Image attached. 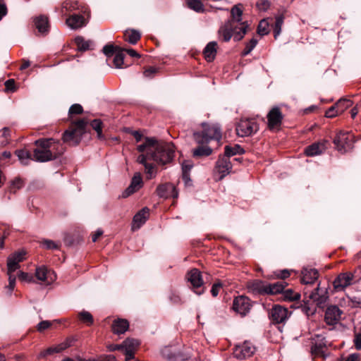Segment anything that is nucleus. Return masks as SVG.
Returning <instances> with one entry per match:
<instances>
[{
  "instance_id": "obj_55",
  "label": "nucleus",
  "mask_w": 361,
  "mask_h": 361,
  "mask_svg": "<svg viewBox=\"0 0 361 361\" xmlns=\"http://www.w3.org/2000/svg\"><path fill=\"white\" fill-rule=\"evenodd\" d=\"M18 279L21 281H26L28 283L34 281L33 277L32 275H30L27 273L20 271L18 274Z\"/></svg>"
},
{
  "instance_id": "obj_36",
  "label": "nucleus",
  "mask_w": 361,
  "mask_h": 361,
  "mask_svg": "<svg viewBox=\"0 0 361 361\" xmlns=\"http://www.w3.org/2000/svg\"><path fill=\"white\" fill-rule=\"evenodd\" d=\"M187 6L197 12V13H203L204 11V5L200 0H186Z\"/></svg>"
},
{
  "instance_id": "obj_63",
  "label": "nucleus",
  "mask_w": 361,
  "mask_h": 361,
  "mask_svg": "<svg viewBox=\"0 0 361 361\" xmlns=\"http://www.w3.org/2000/svg\"><path fill=\"white\" fill-rule=\"evenodd\" d=\"M353 341L355 348L357 350H361V331L355 334Z\"/></svg>"
},
{
  "instance_id": "obj_43",
  "label": "nucleus",
  "mask_w": 361,
  "mask_h": 361,
  "mask_svg": "<svg viewBox=\"0 0 361 361\" xmlns=\"http://www.w3.org/2000/svg\"><path fill=\"white\" fill-rule=\"evenodd\" d=\"M284 16L279 15L276 17V21L274 28V37L276 38L281 33V27L283 23Z\"/></svg>"
},
{
  "instance_id": "obj_54",
  "label": "nucleus",
  "mask_w": 361,
  "mask_h": 361,
  "mask_svg": "<svg viewBox=\"0 0 361 361\" xmlns=\"http://www.w3.org/2000/svg\"><path fill=\"white\" fill-rule=\"evenodd\" d=\"M15 271H9L8 269L7 274L8 276V288L10 289L11 291H12L16 285V276L14 275Z\"/></svg>"
},
{
  "instance_id": "obj_31",
  "label": "nucleus",
  "mask_w": 361,
  "mask_h": 361,
  "mask_svg": "<svg viewBox=\"0 0 361 361\" xmlns=\"http://www.w3.org/2000/svg\"><path fill=\"white\" fill-rule=\"evenodd\" d=\"M36 28L41 33H46L49 30L48 18L44 16H40L35 19Z\"/></svg>"
},
{
  "instance_id": "obj_17",
  "label": "nucleus",
  "mask_w": 361,
  "mask_h": 361,
  "mask_svg": "<svg viewBox=\"0 0 361 361\" xmlns=\"http://www.w3.org/2000/svg\"><path fill=\"white\" fill-rule=\"evenodd\" d=\"M250 299L245 296H238L233 300V310L241 315H245L250 311Z\"/></svg>"
},
{
  "instance_id": "obj_19",
  "label": "nucleus",
  "mask_w": 361,
  "mask_h": 361,
  "mask_svg": "<svg viewBox=\"0 0 361 361\" xmlns=\"http://www.w3.org/2000/svg\"><path fill=\"white\" fill-rule=\"evenodd\" d=\"M26 252L24 250H20L11 255L7 259V269L9 271H16L20 268L19 263L25 259Z\"/></svg>"
},
{
  "instance_id": "obj_61",
  "label": "nucleus",
  "mask_w": 361,
  "mask_h": 361,
  "mask_svg": "<svg viewBox=\"0 0 361 361\" xmlns=\"http://www.w3.org/2000/svg\"><path fill=\"white\" fill-rule=\"evenodd\" d=\"M222 288V284L220 282L214 283L211 289L212 296L216 297Z\"/></svg>"
},
{
  "instance_id": "obj_28",
  "label": "nucleus",
  "mask_w": 361,
  "mask_h": 361,
  "mask_svg": "<svg viewBox=\"0 0 361 361\" xmlns=\"http://www.w3.org/2000/svg\"><path fill=\"white\" fill-rule=\"evenodd\" d=\"M182 165V178L186 185H191V179L190 177V171L193 167V163L191 159H184Z\"/></svg>"
},
{
  "instance_id": "obj_40",
  "label": "nucleus",
  "mask_w": 361,
  "mask_h": 361,
  "mask_svg": "<svg viewBox=\"0 0 361 361\" xmlns=\"http://www.w3.org/2000/svg\"><path fill=\"white\" fill-rule=\"evenodd\" d=\"M335 105L336 108H337V112L341 114L353 105V102L350 99H341Z\"/></svg>"
},
{
  "instance_id": "obj_35",
  "label": "nucleus",
  "mask_w": 361,
  "mask_h": 361,
  "mask_svg": "<svg viewBox=\"0 0 361 361\" xmlns=\"http://www.w3.org/2000/svg\"><path fill=\"white\" fill-rule=\"evenodd\" d=\"M75 42L80 51H87L91 49L93 42L91 40H85L82 37H75Z\"/></svg>"
},
{
  "instance_id": "obj_32",
  "label": "nucleus",
  "mask_w": 361,
  "mask_h": 361,
  "mask_svg": "<svg viewBox=\"0 0 361 361\" xmlns=\"http://www.w3.org/2000/svg\"><path fill=\"white\" fill-rule=\"evenodd\" d=\"M140 33L135 30H127L124 32V40L132 44H135L140 39Z\"/></svg>"
},
{
  "instance_id": "obj_12",
  "label": "nucleus",
  "mask_w": 361,
  "mask_h": 361,
  "mask_svg": "<svg viewBox=\"0 0 361 361\" xmlns=\"http://www.w3.org/2000/svg\"><path fill=\"white\" fill-rule=\"evenodd\" d=\"M231 168L232 166L229 159H218L213 173L214 180H221L231 172Z\"/></svg>"
},
{
  "instance_id": "obj_20",
  "label": "nucleus",
  "mask_w": 361,
  "mask_h": 361,
  "mask_svg": "<svg viewBox=\"0 0 361 361\" xmlns=\"http://www.w3.org/2000/svg\"><path fill=\"white\" fill-rule=\"evenodd\" d=\"M157 193L160 197L164 198L173 197L176 199L178 196L176 188L170 183L159 185L157 188Z\"/></svg>"
},
{
  "instance_id": "obj_15",
  "label": "nucleus",
  "mask_w": 361,
  "mask_h": 361,
  "mask_svg": "<svg viewBox=\"0 0 361 361\" xmlns=\"http://www.w3.org/2000/svg\"><path fill=\"white\" fill-rule=\"evenodd\" d=\"M312 345L311 347V354L313 357H322L325 359L326 355L325 353L326 350V345L324 338L321 336H316V338L313 339Z\"/></svg>"
},
{
  "instance_id": "obj_38",
  "label": "nucleus",
  "mask_w": 361,
  "mask_h": 361,
  "mask_svg": "<svg viewBox=\"0 0 361 361\" xmlns=\"http://www.w3.org/2000/svg\"><path fill=\"white\" fill-rule=\"evenodd\" d=\"M49 273V271H48L47 267H45L44 266H42L36 269L35 276L38 280L49 283V281L48 280Z\"/></svg>"
},
{
  "instance_id": "obj_10",
  "label": "nucleus",
  "mask_w": 361,
  "mask_h": 361,
  "mask_svg": "<svg viewBox=\"0 0 361 361\" xmlns=\"http://www.w3.org/2000/svg\"><path fill=\"white\" fill-rule=\"evenodd\" d=\"M258 130L254 119H241L237 124L236 133L240 137L250 136Z\"/></svg>"
},
{
  "instance_id": "obj_52",
  "label": "nucleus",
  "mask_w": 361,
  "mask_h": 361,
  "mask_svg": "<svg viewBox=\"0 0 361 361\" xmlns=\"http://www.w3.org/2000/svg\"><path fill=\"white\" fill-rule=\"evenodd\" d=\"M257 44V40L252 38L245 46V49L243 51V55L246 56L249 54L252 50L255 47Z\"/></svg>"
},
{
  "instance_id": "obj_37",
  "label": "nucleus",
  "mask_w": 361,
  "mask_h": 361,
  "mask_svg": "<svg viewBox=\"0 0 361 361\" xmlns=\"http://www.w3.org/2000/svg\"><path fill=\"white\" fill-rule=\"evenodd\" d=\"M79 8V6L78 2H72V1H64L61 8V13L63 16L66 15L67 12H71Z\"/></svg>"
},
{
  "instance_id": "obj_27",
  "label": "nucleus",
  "mask_w": 361,
  "mask_h": 361,
  "mask_svg": "<svg viewBox=\"0 0 361 361\" xmlns=\"http://www.w3.org/2000/svg\"><path fill=\"white\" fill-rule=\"evenodd\" d=\"M128 328L129 322L125 319H114L111 325V330L115 334H123L128 331Z\"/></svg>"
},
{
  "instance_id": "obj_9",
  "label": "nucleus",
  "mask_w": 361,
  "mask_h": 361,
  "mask_svg": "<svg viewBox=\"0 0 361 361\" xmlns=\"http://www.w3.org/2000/svg\"><path fill=\"white\" fill-rule=\"evenodd\" d=\"M256 351L255 346L250 341L238 344L233 349V356L238 360H245L252 357Z\"/></svg>"
},
{
  "instance_id": "obj_23",
  "label": "nucleus",
  "mask_w": 361,
  "mask_h": 361,
  "mask_svg": "<svg viewBox=\"0 0 361 361\" xmlns=\"http://www.w3.org/2000/svg\"><path fill=\"white\" fill-rule=\"evenodd\" d=\"M267 283L261 280H253L247 283L248 292L252 294L264 295L267 292Z\"/></svg>"
},
{
  "instance_id": "obj_33",
  "label": "nucleus",
  "mask_w": 361,
  "mask_h": 361,
  "mask_svg": "<svg viewBox=\"0 0 361 361\" xmlns=\"http://www.w3.org/2000/svg\"><path fill=\"white\" fill-rule=\"evenodd\" d=\"M244 149L239 145H226L224 153L228 157L244 154Z\"/></svg>"
},
{
  "instance_id": "obj_60",
  "label": "nucleus",
  "mask_w": 361,
  "mask_h": 361,
  "mask_svg": "<svg viewBox=\"0 0 361 361\" xmlns=\"http://www.w3.org/2000/svg\"><path fill=\"white\" fill-rule=\"evenodd\" d=\"M18 158H31L30 153L26 149H18L15 152Z\"/></svg>"
},
{
  "instance_id": "obj_13",
  "label": "nucleus",
  "mask_w": 361,
  "mask_h": 361,
  "mask_svg": "<svg viewBox=\"0 0 361 361\" xmlns=\"http://www.w3.org/2000/svg\"><path fill=\"white\" fill-rule=\"evenodd\" d=\"M354 275L351 272L341 273L333 281L334 290L336 292L343 291L352 284Z\"/></svg>"
},
{
  "instance_id": "obj_49",
  "label": "nucleus",
  "mask_w": 361,
  "mask_h": 361,
  "mask_svg": "<svg viewBox=\"0 0 361 361\" xmlns=\"http://www.w3.org/2000/svg\"><path fill=\"white\" fill-rule=\"evenodd\" d=\"M40 244L47 250H58L59 248V245L51 240H42Z\"/></svg>"
},
{
  "instance_id": "obj_16",
  "label": "nucleus",
  "mask_w": 361,
  "mask_h": 361,
  "mask_svg": "<svg viewBox=\"0 0 361 361\" xmlns=\"http://www.w3.org/2000/svg\"><path fill=\"white\" fill-rule=\"evenodd\" d=\"M140 343L138 340L128 338L123 342V352L126 356L125 361H130L135 359V353Z\"/></svg>"
},
{
  "instance_id": "obj_59",
  "label": "nucleus",
  "mask_w": 361,
  "mask_h": 361,
  "mask_svg": "<svg viewBox=\"0 0 361 361\" xmlns=\"http://www.w3.org/2000/svg\"><path fill=\"white\" fill-rule=\"evenodd\" d=\"M51 324H52L51 322H49L47 320L42 321L38 324V325L37 326V331L42 332L46 329H49L51 326Z\"/></svg>"
},
{
  "instance_id": "obj_6",
  "label": "nucleus",
  "mask_w": 361,
  "mask_h": 361,
  "mask_svg": "<svg viewBox=\"0 0 361 361\" xmlns=\"http://www.w3.org/2000/svg\"><path fill=\"white\" fill-rule=\"evenodd\" d=\"M355 136L351 132L340 131L333 140L335 149L341 154L350 152L353 148Z\"/></svg>"
},
{
  "instance_id": "obj_5",
  "label": "nucleus",
  "mask_w": 361,
  "mask_h": 361,
  "mask_svg": "<svg viewBox=\"0 0 361 361\" xmlns=\"http://www.w3.org/2000/svg\"><path fill=\"white\" fill-rule=\"evenodd\" d=\"M203 130L201 133L195 132L193 134L195 140L199 144L207 143L212 140H220L221 132L216 124H202Z\"/></svg>"
},
{
  "instance_id": "obj_45",
  "label": "nucleus",
  "mask_w": 361,
  "mask_h": 361,
  "mask_svg": "<svg viewBox=\"0 0 361 361\" xmlns=\"http://www.w3.org/2000/svg\"><path fill=\"white\" fill-rule=\"evenodd\" d=\"M257 32L262 36L267 35L269 32V23L266 19H263L259 22Z\"/></svg>"
},
{
  "instance_id": "obj_4",
  "label": "nucleus",
  "mask_w": 361,
  "mask_h": 361,
  "mask_svg": "<svg viewBox=\"0 0 361 361\" xmlns=\"http://www.w3.org/2000/svg\"><path fill=\"white\" fill-rule=\"evenodd\" d=\"M87 121L84 119L78 120L72 123L70 128L63 135V141L69 145L75 146L80 143L82 135L86 133Z\"/></svg>"
},
{
  "instance_id": "obj_11",
  "label": "nucleus",
  "mask_w": 361,
  "mask_h": 361,
  "mask_svg": "<svg viewBox=\"0 0 361 361\" xmlns=\"http://www.w3.org/2000/svg\"><path fill=\"white\" fill-rule=\"evenodd\" d=\"M331 147V143L328 140L322 139L306 147L304 153L307 157L319 156Z\"/></svg>"
},
{
  "instance_id": "obj_2",
  "label": "nucleus",
  "mask_w": 361,
  "mask_h": 361,
  "mask_svg": "<svg viewBox=\"0 0 361 361\" xmlns=\"http://www.w3.org/2000/svg\"><path fill=\"white\" fill-rule=\"evenodd\" d=\"M231 13L232 19L221 27L219 33L225 42H228L232 36L235 41H239L245 35L248 25L245 22H242L243 11L238 5L231 8Z\"/></svg>"
},
{
  "instance_id": "obj_8",
  "label": "nucleus",
  "mask_w": 361,
  "mask_h": 361,
  "mask_svg": "<svg viewBox=\"0 0 361 361\" xmlns=\"http://www.w3.org/2000/svg\"><path fill=\"white\" fill-rule=\"evenodd\" d=\"M186 279L190 283L194 292L197 295H201L204 292L203 288V279L202 274L197 269H192L186 274Z\"/></svg>"
},
{
  "instance_id": "obj_21",
  "label": "nucleus",
  "mask_w": 361,
  "mask_h": 361,
  "mask_svg": "<svg viewBox=\"0 0 361 361\" xmlns=\"http://www.w3.org/2000/svg\"><path fill=\"white\" fill-rule=\"evenodd\" d=\"M343 314L337 306L332 305L329 307L325 312V321L329 325H333L339 322Z\"/></svg>"
},
{
  "instance_id": "obj_30",
  "label": "nucleus",
  "mask_w": 361,
  "mask_h": 361,
  "mask_svg": "<svg viewBox=\"0 0 361 361\" xmlns=\"http://www.w3.org/2000/svg\"><path fill=\"white\" fill-rule=\"evenodd\" d=\"M287 283L283 281H279L274 283H268L267 286L266 294L275 295L282 293Z\"/></svg>"
},
{
  "instance_id": "obj_7",
  "label": "nucleus",
  "mask_w": 361,
  "mask_h": 361,
  "mask_svg": "<svg viewBox=\"0 0 361 361\" xmlns=\"http://www.w3.org/2000/svg\"><path fill=\"white\" fill-rule=\"evenodd\" d=\"M75 341H76L75 338H74L73 336L68 337L61 343L54 345H52V346H50V347L42 350L39 354V357L44 358L48 355H51L55 353H61V352L64 351L65 350H66L67 348L73 346Z\"/></svg>"
},
{
  "instance_id": "obj_58",
  "label": "nucleus",
  "mask_w": 361,
  "mask_h": 361,
  "mask_svg": "<svg viewBox=\"0 0 361 361\" xmlns=\"http://www.w3.org/2000/svg\"><path fill=\"white\" fill-rule=\"evenodd\" d=\"M319 288L317 287L314 289V291H313L310 295V298L313 300L314 301L317 302V303H322L323 302V298L320 297L319 293Z\"/></svg>"
},
{
  "instance_id": "obj_56",
  "label": "nucleus",
  "mask_w": 361,
  "mask_h": 361,
  "mask_svg": "<svg viewBox=\"0 0 361 361\" xmlns=\"http://www.w3.org/2000/svg\"><path fill=\"white\" fill-rule=\"evenodd\" d=\"M256 6L260 11H267L270 6V3L268 0H259Z\"/></svg>"
},
{
  "instance_id": "obj_53",
  "label": "nucleus",
  "mask_w": 361,
  "mask_h": 361,
  "mask_svg": "<svg viewBox=\"0 0 361 361\" xmlns=\"http://www.w3.org/2000/svg\"><path fill=\"white\" fill-rule=\"evenodd\" d=\"M83 111L82 106L79 104H73L68 111L70 115L81 114Z\"/></svg>"
},
{
  "instance_id": "obj_50",
  "label": "nucleus",
  "mask_w": 361,
  "mask_h": 361,
  "mask_svg": "<svg viewBox=\"0 0 361 361\" xmlns=\"http://www.w3.org/2000/svg\"><path fill=\"white\" fill-rule=\"evenodd\" d=\"M124 54L122 51H118L116 54L114 58V64L116 68H121L123 64Z\"/></svg>"
},
{
  "instance_id": "obj_46",
  "label": "nucleus",
  "mask_w": 361,
  "mask_h": 361,
  "mask_svg": "<svg viewBox=\"0 0 361 361\" xmlns=\"http://www.w3.org/2000/svg\"><path fill=\"white\" fill-rule=\"evenodd\" d=\"M24 185L23 180L20 178H14L10 185V191L15 193L18 190L20 189Z\"/></svg>"
},
{
  "instance_id": "obj_18",
  "label": "nucleus",
  "mask_w": 361,
  "mask_h": 361,
  "mask_svg": "<svg viewBox=\"0 0 361 361\" xmlns=\"http://www.w3.org/2000/svg\"><path fill=\"white\" fill-rule=\"evenodd\" d=\"M290 312L288 310L281 305H274L271 310L272 320L278 324L284 322L289 317Z\"/></svg>"
},
{
  "instance_id": "obj_62",
  "label": "nucleus",
  "mask_w": 361,
  "mask_h": 361,
  "mask_svg": "<svg viewBox=\"0 0 361 361\" xmlns=\"http://www.w3.org/2000/svg\"><path fill=\"white\" fill-rule=\"evenodd\" d=\"M338 114H340V113L337 112L336 105L331 106L325 113V116L327 118H334Z\"/></svg>"
},
{
  "instance_id": "obj_14",
  "label": "nucleus",
  "mask_w": 361,
  "mask_h": 361,
  "mask_svg": "<svg viewBox=\"0 0 361 361\" xmlns=\"http://www.w3.org/2000/svg\"><path fill=\"white\" fill-rule=\"evenodd\" d=\"M283 115L279 106H274L267 114L268 126L271 130L279 129L281 125Z\"/></svg>"
},
{
  "instance_id": "obj_24",
  "label": "nucleus",
  "mask_w": 361,
  "mask_h": 361,
  "mask_svg": "<svg viewBox=\"0 0 361 361\" xmlns=\"http://www.w3.org/2000/svg\"><path fill=\"white\" fill-rule=\"evenodd\" d=\"M143 185L142 179L140 173H135L131 180L130 185L123 192V197H128L138 191Z\"/></svg>"
},
{
  "instance_id": "obj_29",
  "label": "nucleus",
  "mask_w": 361,
  "mask_h": 361,
  "mask_svg": "<svg viewBox=\"0 0 361 361\" xmlns=\"http://www.w3.org/2000/svg\"><path fill=\"white\" fill-rule=\"evenodd\" d=\"M217 43L216 42H209L203 50V55L207 62L214 60L216 55Z\"/></svg>"
},
{
  "instance_id": "obj_48",
  "label": "nucleus",
  "mask_w": 361,
  "mask_h": 361,
  "mask_svg": "<svg viewBox=\"0 0 361 361\" xmlns=\"http://www.w3.org/2000/svg\"><path fill=\"white\" fill-rule=\"evenodd\" d=\"M92 128L97 132L99 138L102 137V123L100 120L95 119L91 122Z\"/></svg>"
},
{
  "instance_id": "obj_57",
  "label": "nucleus",
  "mask_w": 361,
  "mask_h": 361,
  "mask_svg": "<svg viewBox=\"0 0 361 361\" xmlns=\"http://www.w3.org/2000/svg\"><path fill=\"white\" fill-rule=\"evenodd\" d=\"M274 274L278 279H286L290 276V271L288 269L280 270L276 271Z\"/></svg>"
},
{
  "instance_id": "obj_3",
  "label": "nucleus",
  "mask_w": 361,
  "mask_h": 361,
  "mask_svg": "<svg viewBox=\"0 0 361 361\" xmlns=\"http://www.w3.org/2000/svg\"><path fill=\"white\" fill-rule=\"evenodd\" d=\"M35 145V158H58L65 150L62 144L52 138L37 140Z\"/></svg>"
},
{
  "instance_id": "obj_39",
  "label": "nucleus",
  "mask_w": 361,
  "mask_h": 361,
  "mask_svg": "<svg viewBox=\"0 0 361 361\" xmlns=\"http://www.w3.org/2000/svg\"><path fill=\"white\" fill-rule=\"evenodd\" d=\"M212 149L206 145H200L193 149V156L195 157H208L211 155Z\"/></svg>"
},
{
  "instance_id": "obj_64",
  "label": "nucleus",
  "mask_w": 361,
  "mask_h": 361,
  "mask_svg": "<svg viewBox=\"0 0 361 361\" xmlns=\"http://www.w3.org/2000/svg\"><path fill=\"white\" fill-rule=\"evenodd\" d=\"M343 361H360V355L358 353L350 354Z\"/></svg>"
},
{
  "instance_id": "obj_44",
  "label": "nucleus",
  "mask_w": 361,
  "mask_h": 361,
  "mask_svg": "<svg viewBox=\"0 0 361 361\" xmlns=\"http://www.w3.org/2000/svg\"><path fill=\"white\" fill-rule=\"evenodd\" d=\"M79 319L85 323L87 325L90 326L93 324V317L92 314L87 311H82L78 314Z\"/></svg>"
},
{
  "instance_id": "obj_51",
  "label": "nucleus",
  "mask_w": 361,
  "mask_h": 361,
  "mask_svg": "<svg viewBox=\"0 0 361 361\" xmlns=\"http://www.w3.org/2000/svg\"><path fill=\"white\" fill-rule=\"evenodd\" d=\"M5 92H14L17 90L16 82L14 79H8L4 82Z\"/></svg>"
},
{
  "instance_id": "obj_47",
  "label": "nucleus",
  "mask_w": 361,
  "mask_h": 361,
  "mask_svg": "<svg viewBox=\"0 0 361 361\" xmlns=\"http://www.w3.org/2000/svg\"><path fill=\"white\" fill-rule=\"evenodd\" d=\"M120 51V47L114 46L111 44H108L103 47V53L107 56L111 57L115 51Z\"/></svg>"
},
{
  "instance_id": "obj_25",
  "label": "nucleus",
  "mask_w": 361,
  "mask_h": 361,
  "mask_svg": "<svg viewBox=\"0 0 361 361\" xmlns=\"http://www.w3.org/2000/svg\"><path fill=\"white\" fill-rule=\"evenodd\" d=\"M66 25L73 30L81 28L87 25V20L81 15H71L66 20Z\"/></svg>"
},
{
  "instance_id": "obj_41",
  "label": "nucleus",
  "mask_w": 361,
  "mask_h": 361,
  "mask_svg": "<svg viewBox=\"0 0 361 361\" xmlns=\"http://www.w3.org/2000/svg\"><path fill=\"white\" fill-rule=\"evenodd\" d=\"M11 140V130L8 128H3L0 130V146H6Z\"/></svg>"
},
{
  "instance_id": "obj_42",
  "label": "nucleus",
  "mask_w": 361,
  "mask_h": 361,
  "mask_svg": "<svg viewBox=\"0 0 361 361\" xmlns=\"http://www.w3.org/2000/svg\"><path fill=\"white\" fill-rule=\"evenodd\" d=\"M283 295L284 299L288 301H295L300 299V294L290 288L283 290Z\"/></svg>"
},
{
  "instance_id": "obj_1",
  "label": "nucleus",
  "mask_w": 361,
  "mask_h": 361,
  "mask_svg": "<svg viewBox=\"0 0 361 361\" xmlns=\"http://www.w3.org/2000/svg\"><path fill=\"white\" fill-rule=\"evenodd\" d=\"M135 140L136 149L142 158H173L176 147L171 142L156 137L144 136L137 130L131 132Z\"/></svg>"
},
{
  "instance_id": "obj_34",
  "label": "nucleus",
  "mask_w": 361,
  "mask_h": 361,
  "mask_svg": "<svg viewBox=\"0 0 361 361\" xmlns=\"http://www.w3.org/2000/svg\"><path fill=\"white\" fill-rule=\"evenodd\" d=\"M139 163L144 165L145 168V172L147 173V177L148 179H151L156 176L157 167L155 164L148 163L147 159H140Z\"/></svg>"
},
{
  "instance_id": "obj_26",
  "label": "nucleus",
  "mask_w": 361,
  "mask_h": 361,
  "mask_svg": "<svg viewBox=\"0 0 361 361\" xmlns=\"http://www.w3.org/2000/svg\"><path fill=\"white\" fill-rule=\"evenodd\" d=\"M301 281L305 284H312L317 280L319 273L316 269L312 268H303L302 270Z\"/></svg>"
},
{
  "instance_id": "obj_22",
  "label": "nucleus",
  "mask_w": 361,
  "mask_h": 361,
  "mask_svg": "<svg viewBox=\"0 0 361 361\" xmlns=\"http://www.w3.org/2000/svg\"><path fill=\"white\" fill-rule=\"evenodd\" d=\"M149 214V210L145 207L139 211L133 217L132 223V230L139 229L147 220Z\"/></svg>"
}]
</instances>
